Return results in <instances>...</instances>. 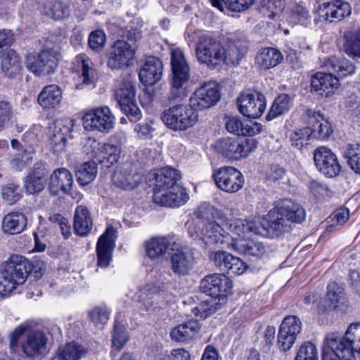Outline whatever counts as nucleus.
Masks as SVG:
<instances>
[{"mask_svg": "<svg viewBox=\"0 0 360 360\" xmlns=\"http://www.w3.org/2000/svg\"><path fill=\"white\" fill-rule=\"evenodd\" d=\"M306 218L304 208L290 199L282 200L278 206L270 210L265 224L270 231V236L288 231L290 223H302Z\"/></svg>", "mask_w": 360, "mask_h": 360, "instance_id": "1", "label": "nucleus"}, {"mask_svg": "<svg viewBox=\"0 0 360 360\" xmlns=\"http://www.w3.org/2000/svg\"><path fill=\"white\" fill-rule=\"evenodd\" d=\"M323 349L333 353L339 360H356V354H360V325H350L345 335L330 333L325 338Z\"/></svg>", "mask_w": 360, "mask_h": 360, "instance_id": "2", "label": "nucleus"}, {"mask_svg": "<svg viewBox=\"0 0 360 360\" xmlns=\"http://www.w3.org/2000/svg\"><path fill=\"white\" fill-rule=\"evenodd\" d=\"M36 267L23 256L11 255L0 271V290L5 294L11 292L17 285L25 282L33 269L35 274L37 273Z\"/></svg>", "mask_w": 360, "mask_h": 360, "instance_id": "3", "label": "nucleus"}, {"mask_svg": "<svg viewBox=\"0 0 360 360\" xmlns=\"http://www.w3.org/2000/svg\"><path fill=\"white\" fill-rule=\"evenodd\" d=\"M59 47L47 44L39 53H30L25 57L26 68L37 76L53 72L58 66Z\"/></svg>", "mask_w": 360, "mask_h": 360, "instance_id": "4", "label": "nucleus"}, {"mask_svg": "<svg viewBox=\"0 0 360 360\" xmlns=\"http://www.w3.org/2000/svg\"><path fill=\"white\" fill-rule=\"evenodd\" d=\"M195 54L200 63L210 67H215L221 62L226 64V49L220 41L205 34L199 37Z\"/></svg>", "mask_w": 360, "mask_h": 360, "instance_id": "5", "label": "nucleus"}, {"mask_svg": "<svg viewBox=\"0 0 360 360\" xmlns=\"http://www.w3.org/2000/svg\"><path fill=\"white\" fill-rule=\"evenodd\" d=\"M172 79L171 90L168 96L170 101L181 98L185 95L184 85L190 79V68L179 50H174L171 56Z\"/></svg>", "mask_w": 360, "mask_h": 360, "instance_id": "6", "label": "nucleus"}, {"mask_svg": "<svg viewBox=\"0 0 360 360\" xmlns=\"http://www.w3.org/2000/svg\"><path fill=\"white\" fill-rule=\"evenodd\" d=\"M198 114L190 105H176L165 110L161 119L170 129L183 131L193 127L197 122Z\"/></svg>", "mask_w": 360, "mask_h": 360, "instance_id": "7", "label": "nucleus"}, {"mask_svg": "<svg viewBox=\"0 0 360 360\" xmlns=\"http://www.w3.org/2000/svg\"><path fill=\"white\" fill-rule=\"evenodd\" d=\"M135 49L127 41H115L107 53V65L112 70H124L132 65Z\"/></svg>", "mask_w": 360, "mask_h": 360, "instance_id": "8", "label": "nucleus"}, {"mask_svg": "<svg viewBox=\"0 0 360 360\" xmlns=\"http://www.w3.org/2000/svg\"><path fill=\"white\" fill-rule=\"evenodd\" d=\"M256 147L254 139L242 140L238 138H223L214 144L216 151L231 160L246 157Z\"/></svg>", "mask_w": 360, "mask_h": 360, "instance_id": "9", "label": "nucleus"}, {"mask_svg": "<svg viewBox=\"0 0 360 360\" xmlns=\"http://www.w3.org/2000/svg\"><path fill=\"white\" fill-rule=\"evenodd\" d=\"M115 124V117L107 106L95 108L84 114L83 124L88 131L108 133Z\"/></svg>", "mask_w": 360, "mask_h": 360, "instance_id": "10", "label": "nucleus"}, {"mask_svg": "<svg viewBox=\"0 0 360 360\" xmlns=\"http://www.w3.org/2000/svg\"><path fill=\"white\" fill-rule=\"evenodd\" d=\"M85 147L91 149L88 153H91L92 157L106 167H110L117 162L121 153L119 146L110 143H101L91 137L86 139Z\"/></svg>", "mask_w": 360, "mask_h": 360, "instance_id": "11", "label": "nucleus"}, {"mask_svg": "<svg viewBox=\"0 0 360 360\" xmlns=\"http://www.w3.org/2000/svg\"><path fill=\"white\" fill-rule=\"evenodd\" d=\"M115 97L121 110L131 121L136 122L140 119L141 110L137 105L135 89L131 82L120 84L115 92Z\"/></svg>", "mask_w": 360, "mask_h": 360, "instance_id": "12", "label": "nucleus"}, {"mask_svg": "<svg viewBox=\"0 0 360 360\" xmlns=\"http://www.w3.org/2000/svg\"><path fill=\"white\" fill-rule=\"evenodd\" d=\"M195 240L198 238L205 247L212 245L227 243L229 246V233L224 231L217 222L214 221H202L200 229L193 230Z\"/></svg>", "mask_w": 360, "mask_h": 360, "instance_id": "13", "label": "nucleus"}, {"mask_svg": "<svg viewBox=\"0 0 360 360\" xmlns=\"http://www.w3.org/2000/svg\"><path fill=\"white\" fill-rule=\"evenodd\" d=\"M220 98L219 86L215 82L204 83L198 87L189 100L190 106L195 112L214 105Z\"/></svg>", "mask_w": 360, "mask_h": 360, "instance_id": "14", "label": "nucleus"}, {"mask_svg": "<svg viewBox=\"0 0 360 360\" xmlns=\"http://www.w3.org/2000/svg\"><path fill=\"white\" fill-rule=\"evenodd\" d=\"M217 186L226 193H236L242 188L244 178L242 173L233 167H222L212 174Z\"/></svg>", "mask_w": 360, "mask_h": 360, "instance_id": "15", "label": "nucleus"}, {"mask_svg": "<svg viewBox=\"0 0 360 360\" xmlns=\"http://www.w3.org/2000/svg\"><path fill=\"white\" fill-rule=\"evenodd\" d=\"M314 161L316 168L327 177H335L341 171L337 156L327 147L320 146L314 150Z\"/></svg>", "mask_w": 360, "mask_h": 360, "instance_id": "16", "label": "nucleus"}, {"mask_svg": "<svg viewBox=\"0 0 360 360\" xmlns=\"http://www.w3.org/2000/svg\"><path fill=\"white\" fill-rule=\"evenodd\" d=\"M266 219H263L259 221H246L242 219H236L234 221H228L225 218L222 224L233 235L237 236H230L232 241V238H242L241 235L246 233H254L257 235L267 236L270 233V231L265 224ZM244 237H245L244 236Z\"/></svg>", "mask_w": 360, "mask_h": 360, "instance_id": "17", "label": "nucleus"}, {"mask_svg": "<svg viewBox=\"0 0 360 360\" xmlns=\"http://www.w3.org/2000/svg\"><path fill=\"white\" fill-rule=\"evenodd\" d=\"M72 127L69 120H56L50 126L49 143L54 154L59 155L65 150L67 138Z\"/></svg>", "mask_w": 360, "mask_h": 360, "instance_id": "18", "label": "nucleus"}, {"mask_svg": "<svg viewBox=\"0 0 360 360\" xmlns=\"http://www.w3.org/2000/svg\"><path fill=\"white\" fill-rule=\"evenodd\" d=\"M302 120L307 126H309L312 136L317 139H326L333 133L330 122L320 111L307 108L302 115Z\"/></svg>", "mask_w": 360, "mask_h": 360, "instance_id": "19", "label": "nucleus"}, {"mask_svg": "<svg viewBox=\"0 0 360 360\" xmlns=\"http://www.w3.org/2000/svg\"><path fill=\"white\" fill-rule=\"evenodd\" d=\"M302 330L300 319L295 316H288L282 321L278 334V345L281 350L290 349Z\"/></svg>", "mask_w": 360, "mask_h": 360, "instance_id": "20", "label": "nucleus"}, {"mask_svg": "<svg viewBox=\"0 0 360 360\" xmlns=\"http://www.w3.org/2000/svg\"><path fill=\"white\" fill-rule=\"evenodd\" d=\"M237 102L240 112L250 118L259 117L266 108L265 96L259 92L242 94Z\"/></svg>", "mask_w": 360, "mask_h": 360, "instance_id": "21", "label": "nucleus"}, {"mask_svg": "<svg viewBox=\"0 0 360 360\" xmlns=\"http://www.w3.org/2000/svg\"><path fill=\"white\" fill-rule=\"evenodd\" d=\"M116 230L112 226L106 229L96 243L97 266L101 268L109 266L115 247Z\"/></svg>", "mask_w": 360, "mask_h": 360, "instance_id": "22", "label": "nucleus"}, {"mask_svg": "<svg viewBox=\"0 0 360 360\" xmlns=\"http://www.w3.org/2000/svg\"><path fill=\"white\" fill-rule=\"evenodd\" d=\"M226 65H237L246 53L249 41L243 32H236L226 39Z\"/></svg>", "mask_w": 360, "mask_h": 360, "instance_id": "23", "label": "nucleus"}, {"mask_svg": "<svg viewBox=\"0 0 360 360\" xmlns=\"http://www.w3.org/2000/svg\"><path fill=\"white\" fill-rule=\"evenodd\" d=\"M229 246L240 255L256 259L262 258L267 252V247L257 238H232Z\"/></svg>", "mask_w": 360, "mask_h": 360, "instance_id": "24", "label": "nucleus"}, {"mask_svg": "<svg viewBox=\"0 0 360 360\" xmlns=\"http://www.w3.org/2000/svg\"><path fill=\"white\" fill-rule=\"evenodd\" d=\"M200 288L210 297H224L231 288V283L224 274H212L201 281Z\"/></svg>", "mask_w": 360, "mask_h": 360, "instance_id": "25", "label": "nucleus"}, {"mask_svg": "<svg viewBox=\"0 0 360 360\" xmlns=\"http://www.w3.org/2000/svg\"><path fill=\"white\" fill-rule=\"evenodd\" d=\"M142 175L131 164L127 163L116 168L112 181L115 186L131 191L142 181Z\"/></svg>", "mask_w": 360, "mask_h": 360, "instance_id": "26", "label": "nucleus"}, {"mask_svg": "<svg viewBox=\"0 0 360 360\" xmlns=\"http://www.w3.org/2000/svg\"><path fill=\"white\" fill-rule=\"evenodd\" d=\"M73 177L66 168L55 169L50 176L48 189L52 195L69 194L73 185Z\"/></svg>", "mask_w": 360, "mask_h": 360, "instance_id": "27", "label": "nucleus"}, {"mask_svg": "<svg viewBox=\"0 0 360 360\" xmlns=\"http://www.w3.org/2000/svg\"><path fill=\"white\" fill-rule=\"evenodd\" d=\"M189 196L186 191L182 186H174L168 191L164 193L155 192L153 202L160 206L176 207L184 205Z\"/></svg>", "mask_w": 360, "mask_h": 360, "instance_id": "28", "label": "nucleus"}, {"mask_svg": "<svg viewBox=\"0 0 360 360\" xmlns=\"http://www.w3.org/2000/svg\"><path fill=\"white\" fill-rule=\"evenodd\" d=\"M170 263L172 271L174 274L184 276L193 270L195 261L190 250L181 248L174 250L171 254Z\"/></svg>", "mask_w": 360, "mask_h": 360, "instance_id": "29", "label": "nucleus"}, {"mask_svg": "<svg viewBox=\"0 0 360 360\" xmlns=\"http://www.w3.org/2000/svg\"><path fill=\"white\" fill-rule=\"evenodd\" d=\"M48 171L43 162H37L33 170L25 179L24 188L28 194L35 195L41 193L46 184Z\"/></svg>", "mask_w": 360, "mask_h": 360, "instance_id": "30", "label": "nucleus"}, {"mask_svg": "<svg viewBox=\"0 0 360 360\" xmlns=\"http://www.w3.org/2000/svg\"><path fill=\"white\" fill-rule=\"evenodd\" d=\"M162 70V61L158 58L148 56L141 65L139 76L145 85H153L161 79Z\"/></svg>", "mask_w": 360, "mask_h": 360, "instance_id": "31", "label": "nucleus"}, {"mask_svg": "<svg viewBox=\"0 0 360 360\" xmlns=\"http://www.w3.org/2000/svg\"><path fill=\"white\" fill-rule=\"evenodd\" d=\"M339 86V79L332 72L329 73L319 72L313 75L311 78V90L322 96H328L333 94Z\"/></svg>", "mask_w": 360, "mask_h": 360, "instance_id": "32", "label": "nucleus"}, {"mask_svg": "<svg viewBox=\"0 0 360 360\" xmlns=\"http://www.w3.org/2000/svg\"><path fill=\"white\" fill-rule=\"evenodd\" d=\"M320 10L323 18L330 22L340 21L352 13L350 4L342 0L323 3Z\"/></svg>", "mask_w": 360, "mask_h": 360, "instance_id": "33", "label": "nucleus"}, {"mask_svg": "<svg viewBox=\"0 0 360 360\" xmlns=\"http://www.w3.org/2000/svg\"><path fill=\"white\" fill-rule=\"evenodd\" d=\"M226 128L230 133L238 136H252L261 132L262 125L251 121L243 122L238 117H231L226 122Z\"/></svg>", "mask_w": 360, "mask_h": 360, "instance_id": "34", "label": "nucleus"}, {"mask_svg": "<svg viewBox=\"0 0 360 360\" xmlns=\"http://www.w3.org/2000/svg\"><path fill=\"white\" fill-rule=\"evenodd\" d=\"M48 338L41 331H34L29 333L25 341L22 345L24 354L30 357L41 355L46 349Z\"/></svg>", "mask_w": 360, "mask_h": 360, "instance_id": "35", "label": "nucleus"}, {"mask_svg": "<svg viewBox=\"0 0 360 360\" xmlns=\"http://www.w3.org/2000/svg\"><path fill=\"white\" fill-rule=\"evenodd\" d=\"M181 179L180 172L172 168L165 167L161 169L155 175V192L164 193L168 189L172 188Z\"/></svg>", "mask_w": 360, "mask_h": 360, "instance_id": "36", "label": "nucleus"}, {"mask_svg": "<svg viewBox=\"0 0 360 360\" xmlns=\"http://www.w3.org/2000/svg\"><path fill=\"white\" fill-rule=\"evenodd\" d=\"M195 214L200 221L193 225H189L188 233L191 237H194L193 230L200 229L202 221L206 222L214 220L224 221L225 219V215L221 211L215 209L209 204L205 203L198 207L197 210L195 212Z\"/></svg>", "mask_w": 360, "mask_h": 360, "instance_id": "37", "label": "nucleus"}, {"mask_svg": "<svg viewBox=\"0 0 360 360\" xmlns=\"http://www.w3.org/2000/svg\"><path fill=\"white\" fill-rule=\"evenodd\" d=\"M323 66L331 71L335 76L345 77L353 75L356 66L347 58L331 56L325 60Z\"/></svg>", "mask_w": 360, "mask_h": 360, "instance_id": "38", "label": "nucleus"}, {"mask_svg": "<svg viewBox=\"0 0 360 360\" xmlns=\"http://www.w3.org/2000/svg\"><path fill=\"white\" fill-rule=\"evenodd\" d=\"M62 99V90L55 84L45 86L38 96L39 104L46 109L58 108Z\"/></svg>", "mask_w": 360, "mask_h": 360, "instance_id": "39", "label": "nucleus"}, {"mask_svg": "<svg viewBox=\"0 0 360 360\" xmlns=\"http://www.w3.org/2000/svg\"><path fill=\"white\" fill-rule=\"evenodd\" d=\"M200 328L198 321L191 319L174 328L170 332L171 338L176 342H184L192 340Z\"/></svg>", "mask_w": 360, "mask_h": 360, "instance_id": "40", "label": "nucleus"}, {"mask_svg": "<svg viewBox=\"0 0 360 360\" xmlns=\"http://www.w3.org/2000/svg\"><path fill=\"white\" fill-rule=\"evenodd\" d=\"M1 65L4 73L11 78L20 75L22 70L21 58L13 49L3 53Z\"/></svg>", "mask_w": 360, "mask_h": 360, "instance_id": "41", "label": "nucleus"}, {"mask_svg": "<svg viewBox=\"0 0 360 360\" xmlns=\"http://www.w3.org/2000/svg\"><path fill=\"white\" fill-rule=\"evenodd\" d=\"M27 225V218L21 212H11L4 217L1 229L8 234H18L22 232Z\"/></svg>", "mask_w": 360, "mask_h": 360, "instance_id": "42", "label": "nucleus"}, {"mask_svg": "<svg viewBox=\"0 0 360 360\" xmlns=\"http://www.w3.org/2000/svg\"><path fill=\"white\" fill-rule=\"evenodd\" d=\"M93 220L85 206H78L75 213L74 229L79 236L87 235L92 229Z\"/></svg>", "mask_w": 360, "mask_h": 360, "instance_id": "43", "label": "nucleus"}, {"mask_svg": "<svg viewBox=\"0 0 360 360\" xmlns=\"http://www.w3.org/2000/svg\"><path fill=\"white\" fill-rule=\"evenodd\" d=\"M255 60L258 65L266 70L280 64L283 60V55L275 48L266 47L257 53Z\"/></svg>", "mask_w": 360, "mask_h": 360, "instance_id": "44", "label": "nucleus"}, {"mask_svg": "<svg viewBox=\"0 0 360 360\" xmlns=\"http://www.w3.org/2000/svg\"><path fill=\"white\" fill-rule=\"evenodd\" d=\"M86 352L83 346L72 342L58 347L50 360H78Z\"/></svg>", "mask_w": 360, "mask_h": 360, "instance_id": "45", "label": "nucleus"}, {"mask_svg": "<svg viewBox=\"0 0 360 360\" xmlns=\"http://www.w3.org/2000/svg\"><path fill=\"white\" fill-rule=\"evenodd\" d=\"M76 63L82 71V82L76 84V89H82L84 86L93 84L95 79V69L90 58L85 54H80L75 58Z\"/></svg>", "mask_w": 360, "mask_h": 360, "instance_id": "46", "label": "nucleus"}, {"mask_svg": "<svg viewBox=\"0 0 360 360\" xmlns=\"http://www.w3.org/2000/svg\"><path fill=\"white\" fill-rule=\"evenodd\" d=\"M345 302L346 297L343 288L336 283L328 284L325 298L326 307L328 310H333L345 304Z\"/></svg>", "mask_w": 360, "mask_h": 360, "instance_id": "47", "label": "nucleus"}, {"mask_svg": "<svg viewBox=\"0 0 360 360\" xmlns=\"http://www.w3.org/2000/svg\"><path fill=\"white\" fill-rule=\"evenodd\" d=\"M292 103V98L287 94H282L278 96L266 115L267 120H271L288 112Z\"/></svg>", "mask_w": 360, "mask_h": 360, "instance_id": "48", "label": "nucleus"}, {"mask_svg": "<svg viewBox=\"0 0 360 360\" xmlns=\"http://www.w3.org/2000/svg\"><path fill=\"white\" fill-rule=\"evenodd\" d=\"M77 181L82 186H85L92 182L98 172L97 164L95 161L84 162L76 170Z\"/></svg>", "mask_w": 360, "mask_h": 360, "instance_id": "49", "label": "nucleus"}, {"mask_svg": "<svg viewBox=\"0 0 360 360\" xmlns=\"http://www.w3.org/2000/svg\"><path fill=\"white\" fill-rule=\"evenodd\" d=\"M169 243L165 237H155L146 243V253L151 259H156L166 253Z\"/></svg>", "mask_w": 360, "mask_h": 360, "instance_id": "50", "label": "nucleus"}, {"mask_svg": "<svg viewBox=\"0 0 360 360\" xmlns=\"http://www.w3.org/2000/svg\"><path fill=\"white\" fill-rule=\"evenodd\" d=\"M344 51L349 56L360 58V28L354 32L345 34Z\"/></svg>", "mask_w": 360, "mask_h": 360, "instance_id": "51", "label": "nucleus"}, {"mask_svg": "<svg viewBox=\"0 0 360 360\" xmlns=\"http://www.w3.org/2000/svg\"><path fill=\"white\" fill-rule=\"evenodd\" d=\"M213 6L223 11V4L230 11L241 12L253 4L254 0H210Z\"/></svg>", "mask_w": 360, "mask_h": 360, "instance_id": "52", "label": "nucleus"}, {"mask_svg": "<svg viewBox=\"0 0 360 360\" xmlns=\"http://www.w3.org/2000/svg\"><path fill=\"white\" fill-rule=\"evenodd\" d=\"M344 157L350 168L360 174V143L347 144L344 150Z\"/></svg>", "mask_w": 360, "mask_h": 360, "instance_id": "53", "label": "nucleus"}, {"mask_svg": "<svg viewBox=\"0 0 360 360\" xmlns=\"http://www.w3.org/2000/svg\"><path fill=\"white\" fill-rule=\"evenodd\" d=\"M1 195L8 205H14L22 197L20 186L14 183H8L2 186Z\"/></svg>", "mask_w": 360, "mask_h": 360, "instance_id": "54", "label": "nucleus"}, {"mask_svg": "<svg viewBox=\"0 0 360 360\" xmlns=\"http://www.w3.org/2000/svg\"><path fill=\"white\" fill-rule=\"evenodd\" d=\"M127 340L128 335L124 326L119 321H115L112 334V346L120 350Z\"/></svg>", "mask_w": 360, "mask_h": 360, "instance_id": "55", "label": "nucleus"}, {"mask_svg": "<svg viewBox=\"0 0 360 360\" xmlns=\"http://www.w3.org/2000/svg\"><path fill=\"white\" fill-rule=\"evenodd\" d=\"M232 256L233 255L226 251L218 250L210 253V259L221 271H225L229 264V262L231 261Z\"/></svg>", "mask_w": 360, "mask_h": 360, "instance_id": "56", "label": "nucleus"}, {"mask_svg": "<svg viewBox=\"0 0 360 360\" xmlns=\"http://www.w3.org/2000/svg\"><path fill=\"white\" fill-rule=\"evenodd\" d=\"M295 360H319L315 345L310 342L304 343L300 347Z\"/></svg>", "mask_w": 360, "mask_h": 360, "instance_id": "57", "label": "nucleus"}, {"mask_svg": "<svg viewBox=\"0 0 360 360\" xmlns=\"http://www.w3.org/2000/svg\"><path fill=\"white\" fill-rule=\"evenodd\" d=\"M51 11L56 20L66 18L70 14V4L67 0H58L53 4Z\"/></svg>", "mask_w": 360, "mask_h": 360, "instance_id": "58", "label": "nucleus"}, {"mask_svg": "<svg viewBox=\"0 0 360 360\" xmlns=\"http://www.w3.org/2000/svg\"><path fill=\"white\" fill-rule=\"evenodd\" d=\"M106 37L103 31L98 30L92 32L89 37V47L95 51H100L105 44Z\"/></svg>", "mask_w": 360, "mask_h": 360, "instance_id": "59", "label": "nucleus"}, {"mask_svg": "<svg viewBox=\"0 0 360 360\" xmlns=\"http://www.w3.org/2000/svg\"><path fill=\"white\" fill-rule=\"evenodd\" d=\"M110 311L105 307H96L89 313L90 319L96 324H105L109 319Z\"/></svg>", "mask_w": 360, "mask_h": 360, "instance_id": "60", "label": "nucleus"}, {"mask_svg": "<svg viewBox=\"0 0 360 360\" xmlns=\"http://www.w3.org/2000/svg\"><path fill=\"white\" fill-rule=\"evenodd\" d=\"M248 269V265L238 257L232 256L225 272L231 275H240Z\"/></svg>", "mask_w": 360, "mask_h": 360, "instance_id": "61", "label": "nucleus"}, {"mask_svg": "<svg viewBox=\"0 0 360 360\" xmlns=\"http://www.w3.org/2000/svg\"><path fill=\"white\" fill-rule=\"evenodd\" d=\"M13 115L11 105L7 101H0V131L11 120Z\"/></svg>", "mask_w": 360, "mask_h": 360, "instance_id": "62", "label": "nucleus"}, {"mask_svg": "<svg viewBox=\"0 0 360 360\" xmlns=\"http://www.w3.org/2000/svg\"><path fill=\"white\" fill-rule=\"evenodd\" d=\"M285 174V169L278 165H271L266 171V178L268 181L276 182L283 178Z\"/></svg>", "mask_w": 360, "mask_h": 360, "instance_id": "63", "label": "nucleus"}, {"mask_svg": "<svg viewBox=\"0 0 360 360\" xmlns=\"http://www.w3.org/2000/svg\"><path fill=\"white\" fill-rule=\"evenodd\" d=\"M292 13L294 18H296L300 23L302 25L307 23L309 13L305 7L301 5H296L292 8Z\"/></svg>", "mask_w": 360, "mask_h": 360, "instance_id": "64", "label": "nucleus"}]
</instances>
